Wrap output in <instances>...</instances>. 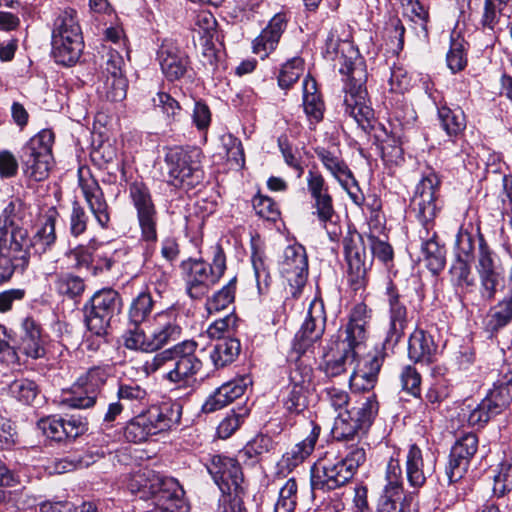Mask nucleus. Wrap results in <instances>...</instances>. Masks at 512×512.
<instances>
[{
  "mask_svg": "<svg viewBox=\"0 0 512 512\" xmlns=\"http://www.w3.org/2000/svg\"><path fill=\"white\" fill-rule=\"evenodd\" d=\"M461 411L462 417L467 420L470 426L479 428L486 425L492 417L498 415L484 399L474 407L465 405Z\"/></svg>",
  "mask_w": 512,
  "mask_h": 512,
  "instance_id": "obj_45",
  "label": "nucleus"
},
{
  "mask_svg": "<svg viewBox=\"0 0 512 512\" xmlns=\"http://www.w3.org/2000/svg\"><path fill=\"white\" fill-rule=\"evenodd\" d=\"M306 180L307 190L312 200L332 196L329 192V186L320 172L309 170Z\"/></svg>",
  "mask_w": 512,
  "mask_h": 512,
  "instance_id": "obj_59",
  "label": "nucleus"
},
{
  "mask_svg": "<svg viewBox=\"0 0 512 512\" xmlns=\"http://www.w3.org/2000/svg\"><path fill=\"white\" fill-rule=\"evenodd\" d=\"M241 351L240 341L236 338L217 340L210 351V359L215 368H223L238 357Z\"/></svg>",
  "mask_w": 512,
  "mask_h": 512,
  "instance_id": "obj_37",
  "label": "nucleus"
},
{
  "mask_svg": "<svg viewBox=\"0 0 512 512\" xmlns=\"http://www.w3.org/2000/svg\"><path fill=\"white\" fill-rule=\"evenodd\" d=\"M303 107L311 121L319 122L323 118L324 103L317 92L315 79L307 76L303 81Z\"/></svg>",
  "mask_w": 512,
  "mask_h": 512,
  "instance_id": "obj_38",
  "label": "nucleus"
},
{
  "mask_svg": "<svg viewBox=\"0 0 512 512\" xmlns=\"http://www.w3.org/2000/svg\"><path fill=\"white\" fill-rule=\"evenodd\" d=\"M401 386L404 391L414 397L421 394V375L412 365H406L400 373Z\"/></svg>",
  "mask_w": 512,
  "mask_h": 512,
  "instance_id": "obj_58",
  "label": "nucleus"
},
{
  "mask_svg": "<svg viewBox=\"0 0 512 512\" xmlns=\"http://www.w3.org/2000/svg\"><path fill=\"white\" fill-rule=\"evenodd\" d=\"M315 153L323 166L339 183L343 182L345 178H352V171L344 160L325 148H317Z\"/></svg>",
  "mask_w": 512,
  "mask_h": 512,
  "instance_id": "obj_43",
  "label": "nucleus"
},
{
  "mask_svg": "<svg viewBox=\"0 0 512 512\" xmlns=\"http://www.w3.org/2000/svg\"><path fill=\"white\" fill-rule=\"evenodd\" d=\"M124 59L116 50H110L102 68L101 78H125L123 72Z\"/></svg>",
  "mask_w": 512,
  "mask_h": 512,
  "instance_id": "obj_63",
  "label": "nucleus"
},
{
  "mask_svg": "<svg viewBox=\"0 0 512 512\" xmlns=\"http://www.w3.org/2000/svg\"><path fill=\"white\" fill-rule=\"evenodd\" d=\"M236 278L234 277L221 290L208 299L206 306L207 311L211 314L226 309L231 305L235 298Z\"/></svg>",
  "mask_w": 512,
  "mask_h": 512,
  "instance_id": "obj_49",
  "label": "nucleus"
},
{
  "mask_svg": "<svg viewBox=\"0 0 512 512\" xmlns=\"http://www.w3.org/2000/svg\"><path fill=\"white\" fill-rule=\"evenodd\" d=\"M84 47L80 25L74 9L61 11L52 29V53L57 63L72 65L80 57Z\"/></svg>",
  "mask_w": 512,
  "mask_h": 512,
  "instance_id": "obj_6",
  "label": "nucleus"
},
{
  "mask_svg": "<svg viewBox=\"0 0 512 512\" xmlns=\"http://www.w3.org/2000/svg\"><path fill=\"white\" fill-rule=\"evenodd\" d=\"M122 298L112 289H101L93 294L89 305H85V323L96 336H104L113 317L121 312Z\"/></svg>",
  "mask_w": 512,
  "mask_h": 512,
  "instance_id": "obj_12",
  "label": "nucleus"
},
{
  "mask_svg": "<svg viewBox=\"0 0 512 512\" xmlns=\"http://www.w3.org/2000/svg\"><path fill=\"white\" fill-rule=\"evenodd\" d=\"M476 268L478 274L497 272L496 255L480 231H478V264Z\"/></svg>",
  "mask_w": 512,
  "mask_h": 512,
  "instance_id": "obj_52",
  "label": "nucleus"
},
{
  "mask_svg": "<svg viewBox=\"0 0 512 512\" xmlns=\"http://www.w3.org/2000/svg\"><path fill=\"white\" fill-rule=\"evenodd\" d=\"M180 267L187 294L192 299H201L223 276L226 258L222 249L217 247L212 264L202 259L189 258Z\"/></svg>",
  "mask_w": 512,
  "mask_h": 512,
  "instance_id": "obj_7",
  "label": "nucleus"
},
{
  "mask_svg": "<svg viewBox=\"0 0 512 512\" xmlns=\"http://www.w3.org/2000/svg\"><path fill=\"white\" fill-rule=\"evenodd\" d=\"M474 237L464 229H459L455 240V255L456 259H464L465 261H472L474 259Z\"/></svg>",
  "mask_w": 512,
  "mask_h": 512,
  "instance_id": "obj_57",
  "label": "nucleus"
},
{
  "mask_svg": "<svg viewBox=\"0 0 512 512\" xmlns=\"http://www.w3.org/2000/svg\"><path fill=\"white\" fill-rule=\"evenodd\" d=\"M512 323V264L508 273L507 289L487 311L483 324L486 332L494 335Z\"/></svg>",
  "mask_w": 512,
  "mask_h": 512,
  "instance_id": "obj_21",
  "label": "nucleus"
},
{
  "mask_svg": "<svg viewBox=\"0 0 512 512\" xmlns=\"http://www.w3.org/2000/svg\"><path fill=\"white\" fill-rule=\"evenodd\" d=\"M339 72L347 76L345 97L343 100L344 111L352 117L364 130L373 127L374 111L367 103V91L364 87L366 71L364 63L351 44L345 43L338 55Z\"/></svg>",
  "mask_w": 512,
  "mask_h": 512,
  "instance_id": "obj_2",
  "label": "nucleus"
},
{
  "mask_svg": "<svg viewBox=\"0 0 512 512\" xmlns=\"http://www.w3.org/2000/svg\"><path fill=\"white\" fill-rule=\"evenodd\" d=\"M434 470V460L415 444L409 447L406 454V478L413 489H420L426 483L427 477Z\"/></svg>",
  "mask_w": 512,
  "mask_h": 512,
  "instance_id": "obj_26",
  "label": "nucleus"
},
{
  "mask_svg": "<svg viewBox=\"0 0 512 512\" xmlns=\"http://www.w3.org/2000/svg\"><path fill=\"white\" fill-rule=\"evenodd\" d=\"M385 485L379 496L377 512H396L403 493V473L399 460L391 458L386 466Z\"/></svg>",
  "mask_w": 512,
  "mask_h": 512,
  "instance_id": "obj_20",
  "label": "nucleus"
},
{
  "mask_svg": "<svg viewBox=\"0 0 512 512\" xmlns=\"http://www.w3.org/2000/svg\"><path fill=\"white\" fill-rule=\"evenodd\" d=\"M154 308L152 295L147 291L140 292L134 297L128 307L127 317L132 329L141 328V324L148 323Z\"/></svg>",
  "mask_w": 512,
  "mask_h": 512,
  "instance_id": "obj_36",
  "label": "nucleus"
},
{
  "mask_svg": "<svg viewBox=\"0 0 512 512\" xmlns=\"http://www.w3.org/2000/svg\"><path fill=\"white\" fill-rule=\"evenodd\" d=\"M157 56L161 70L169 81L178 80L187 73L188 57L174 41L164 40L158 49Z\"/></svg>",
  "mask_w": 512,
  "mask_h": 512,
  "instance_id": "obj_22",
  "label": "nucleus"
},
{
  "mask_svg": "<svg viewBox=\"0 0 512 512\" xmlns=\"http://www.w3.org/2000/svg\"><path fill=\"white\" fill-rule=\"evenodd\" d=\"M99 243L92 239L86 245H78L70 251V255L76 262L77 268H89L94 262V252H96Z\"/></svg>",
  "mask_w": 512,
  "mask_h": 512,
  "instance_id": "obj_60",
  "label": "nucleus"
},
{
  "mask_svg": "<svg viewBox=\"0 0 512 512\" xmlns=\"http://www.w3.org/2000/svg\"><path fill=\"white\" fill-rule=\"evenodd\" d=\"M357 358V351L343 348L335 342L324 351L320 369L327 377H337L347 372L348 368L354 367Z\"/></svg>",
  "mask_w": 512,
  "mask_h": 512,
  "instance_id": "obj_27",
  "label": "nucleus"
},
{
  "mask_svg": "<svg viewBox=\"0 0 512 512\" xmlns=\"http://www.w3.org/2000/svg\"><path fill=\"white\" fill-rule=\"evenodd\" d=\"M95 393H90L86 385H81L80 380L72 386L70 391L61 396V404L67 408L85 409L92 407L96 402Z\"/></svg>",
  "mask_w": 512,
  "mask_h": 512,
  "instance_id": "obj_39",
  "label": "nucleus"
},
{
  "mask_svg": "<svg viewBox=\"0 0 512 512\" xmlns=\"http://www.w3.org/2000/svg\"><path fill=\"white\" fill-rule=\"evenodd\" d=\"M53 143L54 133L50 129H43L24 145L20 160L27 177L34 181L48 177L53 163Z\"/></svg>",
  "mask_w": 512,
  "mask_h": 512,
  "instance_id": "obj_10",
  "label": "nucleus"
},
{
  "mask_svg": "<svg viewBox=\"0 0 512 512\" xmlns=\"http://www.w3.org/2000/svg\"><path fill=\"white\" fill-rule=\"evenodd\" d=\"M289 385L311 390L313 387V370L309 364L304 363L303 360L298 359L294 367L291 368L289 374Z\"/></svg>",
  "mask_w": 512,
  "mask_h": 512,
  "instance_id": "obj_51",
  "label": "nucleus"
},
{
  "mask_svg": "<svg viewBox=\"0 0 512 512\" xmlns=\"http://www.w3.org/2000/svg\"><path fill=\"white\" fill-rule=\"evenodd\" d=\"M149 435H155V429L149 426L145 416L136 417L125 429L126 438L133 442H142L146 440Z\"/></svg>",
  "mask_w": 512,
  "mask_h": 512,
  "instance_id": "obj_56",
  "label": "nucleus"
},
{
  "mask_svg": "<svg viewBox=\"0 0 512 512\" xmlns=\"http://www.w3.org/2000/svg\"><path fill=\"white\" fill-rule=\"evenodd\" d=\"M325 325L324 305L320 301L313 300L300 330L295 335L293 351L299 355L304 354L314 342L321 339Z\"/></svg>",
  "mask_w": 512,
  "mask_h": 512,
  "instance_id": "obj_16",
  "label": "nucleus"
},
{
  "mask_svg": "<svg viewBox=\"0 0 512 512\" xmlns=\"http://www.w3.org/2000/svg\"><path fill=\"white\" fill-rule=\"evenodd\" d=\"M88 216L84 208L74 201L69 218V231L74 237H79L87 230Z\"/></svg>",
  "mask_w": 512,
  "mask_h": 512,
  "instance_id": "obj_62",
  "label": "nucleus"
},
{
  "mask_svg": "<svg viewBox=\"0 0 512 512\" xmlns=\"http://www.w3.org/2000/svg\"><path fill=\"white\" fill-rule=\"evenodd\" d=\"M512 491V458L501 462L498 473L494 476L493 493L502 497Z\"/></svg>",
  "mask_w": 512,
  "mask_h": 512,
  "instance_id": "obj_53",
  "label": "nucleus"
},
{
  "mask_svg": "<svg viewBox=\"0 0 512 512\" xmlns=\"http://www.w3.org/2000/svg\"><path fill=\"white\" fill-rule=\"evenodd\" d=\"M79 184L95 220L102 228H108L110 210L98 182L94 178L85 179L80 177Z\"/></svg>",
  "mask_w": 512,
  "mask_h": 512,
  "instance_id": "obj_28",
  "label": "nucleus"
},
{
  "mask_svg": "<svg viewBox=\"0 0 512 512\" xmlns=\"http://www.w3.org/2000/svg\"><path fill=\"white\" fill-rule=\"evenodd\" d=\"M389 328L383 343L385 349H393L404 335L408 323V311L404 297L390 284L387 288Z\"/></svg>",
  "mask_w": 512,
  "mask_h": 512,
  "instance_id": "obj_17",
  "label": "nucleus"
},
{
  "mask_svg": "<svg viewBox=\"0 0 512 512\" xmlns=\"http://www.w3.org/2000/svg\"><path fill=\"white\" fill-rule=\"evenodd\" d=\"M58 217V212L51 208L43 216L41 227L37 230L33 238L28 237L27 248L25 249L28 255H31V250L35 254L41 255L49 250L56 242L55 223Z\"/></svg>",
  "mask_w": 512,
  "mask_h": 512,
  "instance_id": "obj_30",
  "label": "nucleus"
},
{
  "mask_svg": "<svg viewBox=\"0 0 512 512\" xmlns=\"http://www.w3.org/2000/svg\"><path fill=\"white\" fill-rule=\"evenodd\" d=\"M170 183L182 189H192L203 179L201 151L198 148L169 149L165 156Z\"/></svg>",
  "mask_w": 512,
  "mask_h": 512,
  "instance_id": "obj_9",
  "label": "nucleus"
},
{
  "mask_svg": "<svg viewBox=\"0 0 512 512\" xmlns=\"http://www.w3.org/2000/svg\"><path fill=\"white\" fill-rule=\"evenodd\" d=\"M304 62L300 57L288 60L281 68L278 84L282 89L290 88L303 74Z\"/></svg>",
  "mask_w": 512,
  "mask_h": 512,
  "instance_id": "obj_50",
  "label": "nucleus"
},
{
  "mask_svg": "<svg viewBox=\"0 0 512 512\" xmlns=\"http://www.w3.org/2000/svg\"><path fill=\"white\" fill-rule=\"evenodd\" d=\"M279 271L288 282L292 296L297 297L308 277V259L305 248L300 244L287 246L279 263Z\"/></svg>",
  "mask_w": 512,
  "mask_h": 512,
  "instance_id": "obj_13",
  "label": "nucleus"
},
{
  "mask_svg": "<svg viewBox=\"0 0 512 512\" xmlns=\"http://www.w3.org/2000/svg\"><path fill=\"white\" fill-rule=\"evenodd\" d=\"M354 473L342 459H323L314 464L311 469V488L313 490H334L345 485L352 479Z\"/></svg>",
  "mask_w": 512,
  "mask_h": 512,
  "instance_id": "obj_14",
  "label": "nucleus"
},
{
  "mask_svg": "<svg viewBox=\"0 0 512 512\" xmlns=\"http://www.w3.org/2000/svg\"><path fill=\"white\" fill-rule=\"evenodd\" d=\"M437 353L432 335L423 329H415L408 340V357L414 363L431 364Z\"/></svg>",
  "mask_w": 512,
  "mask_h": 512,
  "instance_id": "obj_31",
  "label": "nucleus"
},
{
  "mask_svg": "<svg viewBox=\"0 0 512 512\" xmlns=\"http://www.w3.org/2000/svg\"><path fill=\"white\" fill-rule=\"evenodd\" d=\"M207 470L223 494L239 496L243 491L241 486L243 475L236 460L214 455L211 457L210 463L207 464Z\"/></svg>",
  "mask_w": 512,
  "mask_h": 512,
  "instance_id": "obj_15",
  "label": "nucleus"
},
{
  "mask_svg": "<svg viewBox=\"0 0 512 512\" xmlns=\"http://www.w3.org/2000/svg\"><path fill=\"white\" fill-rule=\"evenodd\" d=\"M28 217L29 212L26 204L20 198L11 199L4 207L0 216V220L4 224L3 227H0V230L5 234L2 238L11 241V236H15L16 233L18 234V232L22 231L24 232L22 243L27 244L28 230L23 225L27 222Z\"/></svg>",
  "mask_w": 512,
  "mask_h": 512,
  "instance_id": "obj_25",
  "label": "nucleus"
},
{
  "mask_svg": "<svg viewBox=\"0 0 512 512\" xmlns=\"http://www.w3.org/2000/svg\"><path fill=\"white\" fill-rule=\"evenodd\" d=\"M442 128L449 136H457L466 127L464 112L460 108L450 109L443 106L438 109Z\"/></svg>",
  "mask_w": 512,
  "mask_h": 512,
  "instance_id": "obj_44",
  "label": "nucleus"
},
{
  "mask_svg": "<svg viewBox=\"0 0 512 512\" xmlns=\"http://www.w3.org/2000/svg\"><path fill=\"white\" fill-rule=\"evenodd\" d=\"M128 191L141 231L140 242L146 244L144 257L148 259L153 254L154 245L158 240V213L156 206L150 189L143 182L135 181L131 183Z\"/></svg>",
  "mask_w": 512,
  "mask_h": 512,
  "instance_id": "obj_8",
  "label": "nucleus"
},
{
  "mask_svg": "<svg viewBox=\"0 0 512 512\" xmlns=\"http://www.w3.org/2000/svg\"><path fill=\"white\" fill-rule=\"evenodd\" d=\"M309 390L288 386L287 396L283 403L285 409L291 414H300L307 408V395Z\"/></svg>",
  "mask_w": 512,
  "mask_h": 512,
  "instance_id": "obj_54",
  "label": "nucleus"
},
{
  "mask_svg": "<svg viewBox=\"0 0 512 512\" xmlns=\"http://www.w3.org/2000/svg\"><path fill=\"white\" fill-rule=\"evenodd\" d=\"M384 361L382 353L377 352L370 355L362 367L354 366L350 375V384L363 390H369L374 387L379 371Z\"/></svg>",
  "mask_w": 512,
  "mask_h": 512,
  "instance_id": "obj_32",
  "label": "nucleus"
},
{
  "mask_svg": "<svg viewBox=\"0 0 512 512\" xmlns=\"http://www.w3.org/2000/svg\"><path fill=\"white\" fill-rule=\"evenodd\" d=\"M182 327L174 310L161 311L155 314L146 330L143 328L127 329L122 336L126 349L153 353L181 338Z\"/></svg>",
  "mask_w": 512,
  "mask_h": 512,
  "instance_id": "obj_5",
  "label": "nucleus"
},
{
  "mask_svg": "<svg viewBox=\"0 0 512 512\" xmlns=\"http://www.w3.org/2000/svg\"><path fill=\"white\" fill-rule=\"evenodd\" d=\"M379 405L374 394L365 398L358 407L339 412L332 428L333 437L338 441L354 440L371 426L378 413Z\"/></svg>",
  "mask_w": 512,
  "mask_h": 512,
  "instance_id": "obj_11",
  "label": "nucleus"
},
{
  "mask_svg": "<svg viewBox=\"0 0 512 512\" xmlns=\"http://www.w3.org/2000/svg\"><path fill=\"white\" fill-rule=\"evenodd\" d=\"M145 418L149 426L153 427L155 434H157L179 423L181 407L178 404L163 403L158 407H152Z\"/></svg>",
  "mask_w": 512,
  "mask_h": 512,
  "instance_id": "obj_33",
  "label": "nucleus"
},
{
  "mask_svg": "<svg viewBox=\"0 0 512 512\" xmlns=\"http://www.w3.org/2000/svg\"><path fill=\"white\" fill-rule=\"evenodd\" d=\"M477 449L478 438L473 433L465 434L456 441L451 449L449 464L446 468L449 484L459 481L464 476Z\"/></svg>",
  "mask_w": 512,
  "mask_h": 512,
  "instance_id": "obj_18",
  "label": "nucleus"
},
{
  "mask_svg": "<svg viewBox=\"0 0 512 512\" xmlns=\"http://www.w3.org/2000/svg\"><path fill=\"white\" fill-rule=\"evenodd\" d=\"M38 392L36 383L29 379H17L8 386L9 395L23 404H31Z\"/></svg>",
  "mask_w": 512,
  "mask_h": 512,
  "instance_id": "obj_48",
  "label": "nucleus"
},
{
  "mask_svg": "<svg viewBox=\"0 0 512 512\" xmlns=\"http://www.w3.org/2000/svg\"><path fill=\"white\" fill-rule=\"evenodd\" d=\"M117 397L127 410L134 413L136 408L144 406L147 403L148 394L146 389L139 384L131 382L119 385Z\"/></svg>",
  "mask_w": 512,
  "mask_h": 512,
  "instance_id": "obj_40",
  "label": "nucleus"
},
{
  "mask_svg": "<svg viewBox=\"0 0 512 512\" xmlns=\"http://www.w3.org/2000/svg\"><path fill=\"white\" fill-rule=\"evenodd\" d=\"M370 310L364 303H358L351 310L349 321L346 325V337L341 342H336L343 348L357 351L365 345L368 339V323L371 318Z\"/></svg>",
  "mask_w": 512,
  "mask_h": 512,
  "instance_id": "obj_19",
  "label": "nucleus"
},
{
  "mask_svg": "<svg viewBox=\"0 0 512 512\" xmlns=\"http://www.w3.org/2000/svg\"><path fill=\"white\" fill-rule=\"evenodd\" d=\"M403 8V15L412 23L416 35L420 39L428 38V9L419 0H400Z\"/></svg>",
  "mask_w": 512,
  "mask_h": 512,
  "instance_id": "obj_35",
  "label": "nucleus"
},
{
  "mask_svg": "<svg viewBox=\"0 0 512 512\" xmlns=\"http://www.w3.org/2000/svg\"><path fill=\"white\" fill-rule=\"evenodd\" d=\"M484 400L500 414L512 401V372L505 376L504 381L495 385Z\"/></svg>",
  "mask_w": 512,
  "mask_h": 512,
  "instance_id": "obj_42",
  "label": "nucleus"
},
{
  "mask_svg": "<svg viewBox=\"0 0 512 512\" xmlns=\"http://www.w3.org/2000/svg\"><path fill=\"white\" fill-rule=\"evenodd\" d=\"M197 347L198 344L194 340L179 342L146 361L143 366L144 371L152 374L170 364L163 379L176 384L179 388H192L203 367L201 359L196 355Z\"/></svg>",
  "mask_w": 512,
  "mask_h": 512,
  "instance_id": "obj_3",
  "label": "nucleus"
},
{
  "mask_svg": "<svg viewBox=\"0 0 512 512\" xmlns=\"http://www.w3.org/2000/svg\"><path fill=\"white\" fill-rule=\"evenodd\" d=\"M286 25V14H275L267 27L253 41V52L259 54L262 59L267 57L277 47Z\"/></svg>",
  "mask_w": 512,
  "mask_h": 512,
  "instance_id": "obj_29",
  "label": "nucleus"
},
{
  "mask_svg": "<svg viewBox=\"0 0 512 512\" xmlns=\"http://www.w3.org/2000/svg\"><path fill=\"white\" fill-rule=\"evenodd\" d=\"M343 248L352 283L358 284L366 275L365 249L362 237L356 231H348L343 238Z\"/></svg>",
  "mask_w": 512,
  "mask_h": 512,
  "instance_id": "obj_24",
  "label": "nucleus"
},
{
  "mask_svg": "<svg viewBox=\"0 0 512 512\" xmlns=\"http://www.w3.org/2000/svg\"><path fill=\"white\" fill-rule=\"evenodd\" d=\"M132 494H138L140 499H153L158 508L170 512H189L190 506L185 499V492L179 482L160 475L151 469H140L133 473L127 483Z\"/></svg>",
  "mask_w": 512,
  "mask_h": 512,
  "instance_id": "obj_4",
  "label": "nucleus"
},
{
  "mask_svg": "<svg viewBox=\"0 0 512 512\" xmlns=\"http://www.w3.org/2000/svg\"><path fill=\"white\" fill-rule=\"evenodd\" d=\"M32 359L44 357L46 351L41 325L32 317H26L20 325L19 341L15 350Z\"/></svg>",
  "mask_w": 512,
  "mask_h": 512,
  "instance_id": "obj_23",
  "label": "nucleus"
},
{
  "mask_svg": "<svg viewBox=\"0 0 512 512\" xmlns=\"http://www.w3.org/2000/svg\"><path fill=\"white\" fill-rule=\"evenodd\" d=\"M312 215L316 216L320 224L327 230L329 238L336 241L340 231L336 227L339 218L333 204V197L312 200Z\"/></svg>",
  "mask_w": 512,
  "mask_h": 512,
  "instance_id": "obj_34",
  "label": "nucleus"
},
{
  "mask_svg": "<svg viewBox=\"0 0 512 512\" xmlns=\"http://www.w3.org/2000/svg\"><path fill=\"white\" fill-rule=\"evenodd\" d=\"M221 140L227 159L233 161L237 166H243L245 157L241 141L232 134L223 135Z\"/></svg>",
  "mask_w": 512,
  "mask_h": 512,
  "instance_id": "obj_61",
  "label": "nucleus"
},
{
  "mask_svg": "<svg viewBox=\"0 0 512 512\" xmlns=\"http://www.w3.org/2000/svg\"><path fill=\"white\" fill-rule=\"evenodd\" d=\"M108 378V372L103 367H92L84 375L80 376L81 385H86L90 393L96 396L100 393Z\"/></svg>",
  "mask_w": 512,
  "mask_h": 512,
  "instance_id": "obj_55",
  "label": "nucleus"
},
{
  "mask_svg": "<svg viewBox=\"0 0 512 512\" xmlns=\"http://www.w3.org/2000/svg\"><path fill=\"white\" fill-rule=\"evenodd\" d=\"M247 414L246 409H240L238 413L235 411L227 415L218 425L217 432L220 438H229L241 425Z\"/></svg>",
  "mask_w": 512,
  "mask_h": 512,
  "instance_id": "obj_64",
  "label": "nucleus"
},
{
  "mask_svg": "<svg viewBox=\"0 0 512 512\" xmlns=\"http://www.w3.org/2000/svg\"><path fill=\"white\" fill-rule=\"evenodd\" d=\"M440 183L438 175L433 171L429 172L417 184L412 199L413 210L417 213V217L426 231V239L421 248L422 254L426 266L434 274L440 272L446 263L444 246L440 245L437 241L435 232L430 235V230L433 226L432 222L440 210L438 204Z\"/></svg>",
  "mask_w": 512,
  "mask_h": 512,
  "instance_id": "obj_1",
  "label": "nucleus"
},
{
  "mask_svg": "<svg viewBox=\"0 0 512 512\" xmlns=\"http://www.w3.org/2000/svg\"><path fill=\"white\" fill-rule=\"evenodd\" d=\"M54 289L60 296L73 300L83 294L85 283L80 276L68 272L60 273L54 280Z\"/></svg>",
  "mask_w": 512,
  "mask_h": 512,
  "instance_id": "obj_41",
  "label": "nucleus"
},
{
  "mask_svg": "<svg viewBox=\"0 0 512 512\" xmlns=\"http://www.w3.org/2000/svg\"><path fill=\"white\" fill-rule=\"evenodd\" d=\"M127 87L126 78H100L97 92L108 101L119 102L125 99Z\"/></svg>",
  "mask_w": 512,
  "mask_h": 512,
  "instance_id": "obj_46",
  "label": "nucleus"
},
{
  "mask_svg": "<svg viewBox=\"0 0 512 512\" xmlns=\"http://www.w3.org/2000/svg\"><path fill=\"white\" fill-rule=\"evenodd\" d=\"M298 485L295 478L288 479L280 488L274 512H293L297 505Z\"/></svg>",
  "mask_w": 512,
  "mask_h": 512,
  "instance_id": "obj_47",
  "label": "nucleus"
}]
</instances>
